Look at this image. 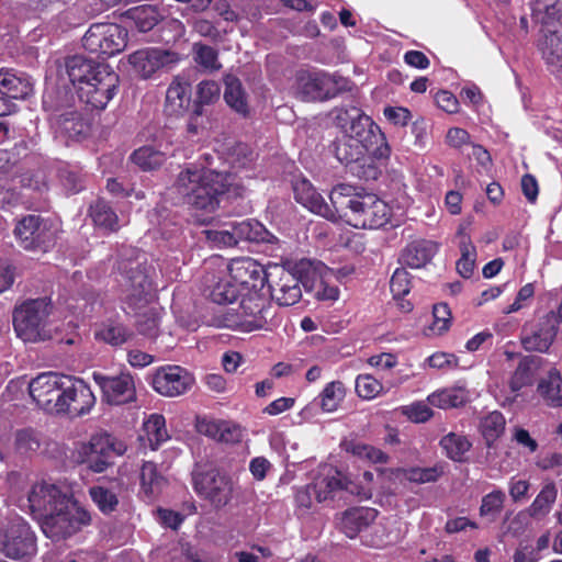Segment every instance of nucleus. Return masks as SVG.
Listing matches in <instances>:
<instances>
[{"mask_svg": "<svg viewBox=\"0 0 562 562\" xmlns=\"http://www.w3.org/2000/svg\"><path fill=\"white\" fill-rule=\"evenodd\" d=\"M26 507L37 519L45 537L53 542L72 539L92 524L88 508L74 496L65 484L40 481L31 486Z\"/></svg>", "mask_w": 562, "mask_h": 562, "instance_id": "1", "label": "nucleus"}, {"mask_svg": "<svg viewBox=\"0 0 562 562\" xmlns=\"http://www.w3.org/2000/svg\"><path fill=\"white\" fill-rule=\"evenodd\" d=\"M121 295L126 306L134 312L137 331L150 339L158 335L161 308L155 302L153 269L145 259L137 257L120 266Z\"/></svg>", "mask_w": 562, "mask_h": 562, "instance_id": "2", "label": "nucleus"}, {"mask_svg": "<svg viewBox=\"0 0 562 562\" xmlns=\"http://www.w3.org/2000/svg\"><path fill=\"white\" fill-rule=\"evenodd\" d=\"M337 124L345 134L336 147V156L342 164L358 162L370 155L376 159L387 158L390 147L379 125L358 108L340 110Z\"/></svg>", "mask_w": 562, "mask_h": 562, "instance_id": "3", "label": "nucleus"}, {"mask_svg": "<svg viewBox=\"0 0 562 562\" xmlns=\"http://www.w3.org/2000/svg\"><path fill=\"white\" fill-rule=\"evenodd\" d=\"M67 72L81 102L97 110H103L113 99L120 81L109 65L80 56L67 61Z\"/></svg>", "mask_w": 562, "mask_h": 562, "instance_id": "4", "label": "nucleus"}, {"mask_svg": "<svg viewBox=\"0 0 562 562\" xmlns=\"http://www.w3.org/2000/svg\"><path fill=\"white\" fill-rule=\"evenodd\" d=\"M329 200L337 211V221L344 220L356 228H379L390 220V207L383 200L372 193H356L349 184L334 187Z\"/></svg>", "mask_w": 562, "mask_h": 562, "instance_id": "5", "label": "nucleus"}, {"mask_svg": "<svg viewBox=\"0 0 562 562\" xmlns=\"http://www.w3.org/2000/svg\"><path fill=\"white\" fill-rule=\"evenodd\" d=\"M231 173L210 168H187L178 176L176 188L191 207L207 213L214 212L220 198L233 187Z\"/></svg>", "mask_w": 562, "mask_h": 562, "instance_id": "6", "label": "nucleus"}, {"mask_svg": "<svg viewBox=\"0 0 562 562\" xmlns=\"http://www.w3.org/2000/svg\"><path fill=\"white\" fill-rule=\"evenodd\" d=\"M237 307L227 308L212 321L216 327H225L243 333L267 329L276 311L262 290H254L239 295Z\"/></svg>", "mask_w": 562, "mask_h": 562, "instance_id": "7", "label": "nucleus"}, {"mask_svg": "<svg viewBox=\"0 0 562 562\" xmlns=\"http://www.w3.org/2000/svg\"><path fill=\"white\" fill-rule=\"evenodd\" d=\"M50 302L43 299L27 300L13 311V328L24 342H41L53 338L56 327L49 315Z\"/></svg>", "mask_w": 562, "mask_h": 562, "instance_id": "8", "label": "nucleus"}, {"mask_svg": "<svg viewBox=\"0 0 562 562\" xmlns=\"http://www.w3.org/2000/svg\"><path fill=\"white\" fill-rule=\"evenodd\" d=\"M192 482L196 494L216 509L225 507L233 498V480L207 459L195 462Z\"/></svg>", "mask_w": 562, "mask_h": 562, "instance_id": "9", "label": "nucleus"}, {"mask_svg": "<svg viewBox=\"0 0 562 562\" xmlns=\"http://www.w3.org/2000/svg\"><path fill=\"white\" fill-rule=\"evenodd\" d=\"M36 536L23 518H14L0 528V552L5 557L24 560L36 553Z\"/></svg>", "mask_w": 562, "mask_h": 562, "instance_id": "10", "label": "nucleus"}, {"mask_svg": "<svg viewBox=\"0 0 562 562\" xmlns=\"http://www.w3.org/2000/svg\"><path fill=\"white\" fill-rule=\"evenodd\" d=\"M127 45V31L116 23H94L82 37L85 49L97 55L113 56Z\"/></svg>", "mask_w": 562, "mask_h": 562, "instance_id": "11", "label": "nucleus"}, {"mask_svg": "<svg viewBox=\"0 0 562 562\" xmlns=\"http://www.w3.org/2000/svg\"><path fill=\"white\" fill-rule=\"evenodd\" d=\"M203 291L216 304H233L241 294L237 283L227 271L223 258L207 261V271L203 277Z\"/></svg>", "mask_w": 562, "mask_h": 562, "instance_id": "12", "label": "nucleus"}, {"mask_svg": "<svg viewBox=\"0 0 562 562\" xmlns=\"http://www.w3.org/2000/svg\"><path fill=\"white\" fill-rule=\"evenodd\" d=\"M14 235L22 248L30 251H47L57 237V228L40 215H27L20 220Z\"/></svg>", "mask_w": 562, "mask_h": 562, "instance_id": "13", "label": "nucleus"}, {"mask_svg": "<svg viewBox=\"0 0 562 562\" xmlns=\"http://www.w3.org/2000/svg\"><path fill=\"white\" fill-rule=\"evenodd\" d=\"M66 378L67 375L48 372L40 374L31 381L30 395L38 407L47 413L58 414Z\"/></svg>", "mask_w": 562, "mask_h": 562, "instance_id": "14", "label": "nucleus"}, {"mask_svg": "<svg viewBox=\"0 0 562 562\" xmlns=\"http://www.w3.org/2000/svg\"><path fill=\"white\" fill-rule=\"evenodd\" d=\"M179 61L177 53L157 47L142 48L128 56L133 71L143 79H149L159 70Z\"/></svg>", "mask_w": 562, "mask_h": 562, "instance_id": "15", "label": "nucleus"}, {"mask_svg": "<svg viewBox=\"0 0 562 562\" xmlns=\"http://www.w3.org/2000/svg\"><path fill=\"white\" fill-rule=\"evenodd\" d=\"M64 385L58 414L81 416L89 413L95 404V396L89 385L68 375Z\"/></svg>", "mask_w": 562, "mask_h": 562, "instance_id": "16", "label": "nucleus"}, {"mask_svg": "<svg viewBox=\"0 0 562 562\" xmlns=\"http://www.w3.org/2000/svg\"><path fill=\"white\" fill-rule=\"evenodd\" d=\"M194 384L193 375L180 366H164L153 374L154 390L167 397H175L187 393Z\"/></svg>", "mask_w": 562, "mask_h": 562, "instance_id": "17", "label": "nucleus"}, {"mask_svg": "<svg viewBox=\"0 0 562 562\" xmlns=\"http://www.w3.org/2000/svg\"><path fill=\"white\" fill-rule=\"evenodd\" d=\"M226 267L241 293L263 290L270 276L263 266L252 258H236L231 262L226 261Z\"/></svg>", "mask_w": 562, "mask_h": 562, "instance_id": "18", "label": "nucleus"}, {"mask_svg": "<svg viewBox=\"0 0 562 562\" xmlns=\"http://www.w3.org/2000/svg\"><path fill=\"white\" fill-rule=\"evenodd\" d=\"M12 450L20 456L37 454L42 457H55L64 454V447L49 440L33 429H20L14 432Z\"/></svg>", "mask_w": 562, "mask_h": 562, "instance_id": "19", "label": "nucleus"}, {"mask_svg": "<svg viewBox=\"0 0 562 562\" xmlns=\"http://www.w3.org/2000/svg\"><path fill=\"white\" fill-rule=\"evenodd\" d=\"M306 280L304 286L312 291L316 299L324 301H335L338 299L339 290L333 283L337 279L333 269L326 267L321 261L308 262L305 269Z\"/></svg>", "mask_w": 562, "mask_h": 562, "instance_id": "20", "label": "nucleus"}, {"mask_svg": "<svg viewBox=\"0 0 562 562\" xmlns=\"http://www.w3.org/2000/svg\"><path fill=\"white\" fill-rule=\"evenodd\" d=\"M93 380L102 390L104 400L111 405H122L136 398L134 380L130 373L116 376L93 373Z\"/></svg>", "mask_w": 562, "mask_h": 562, "instance_id": "21", "label": "nucleus"}, {"mask_svg": "<svg viewBox=\"0 0 562 562\" xmlns=\"http://www.w3.org/2000/svg\"><path fill=\"white\" fill-rule=\"evenodd\" d=\"M333 80L325 72L300 70L296 74L294 91L306 101L324 100L331 97Z\"/></svg>", "mask_w": 562, "mask_h": 562, "instance_id": "22", "label": "nucleus"}, {"mask_svg": "<svg viewBox=\"0 0 562 562\" xmlns=\"http://www.w3.org/2000/svg\"><path fill=\"white\" fill-rule=\"evenodd\" d=\"M293 191L295 200L312 213L333 222L337 221V211L334 205L327 204L307 179L295 180Z\"/></svg>", "mask_w": 562, "mask_h": 562, "instance_id": "23", "label": "nucleus"}, {"mask_svg": "<svg viewBox=\"0 0 562 562\" xmlns=\"http://www.w3.org/2000/svg\"><path fill=\"white\" fill-rule=\"evenodd\" d=\"M126 450L124 440L108 432H97L77 447L79 457H122Z\"/></svg>", "mask_w": 562, "mask_h": 562, "instance_id": "24", "label": "nucleus"}, {"mask_svg": "<svg viewBox=\"0 0 562 562\" xmlns=\"http://www.w3.org/2000/svg\"><path fill=\"white\" fill-rule=\"evenodd\" d=\"M542 58L549 70L557 77L562 76V24L544 26L539 44Z\"/></svg>", "mask_w": 562, "mask_h": 562, "instance_id": "25", "label": "nucleus"}, {"mask_svg": "<svg viewBox=\"0 0 562 562\" xmlns=\"http://www.w3.org/2000/svg\"><path fill=\"white\" fill-rule=\"evenodd\" d=\"M558 333V322L554 312H550L540 318L537 328L522 338L525 349L530 351H547L552 345Z\"/></svg>", "mask_w": 562, "mask_h": 562, "instance_id": "26", "label": "nucleus"}, {"mask_svg": "<svg viewBox=\"0 0 562 562\" xmlns=\"http://www.w3.org/2000/svg\"><path fill=\"white\" fill-rule=\"evenodd\" d=\"M169 438L165 417L160 414L149 415L143 423V432L138 436L137 453L154 452Z\"/></svg>", "mask_w": 562, "mask_h": 562, "instance_id": "27", "label": "nucleus"}, {"mask_svg": "<svg viewBox=\"0 0 562 562\" xmlns=\"http://www.w3.org/2000/svg\"><path fill=\"white\" fill-rule=\"evenodd\" d=\"M191 104V85L181 76L172 79L166 92L165 112L170 116H182Z\"/></svg>", "mask_w": 562, "mask_h": 562, "instance_id": "28", "label": "nucleus"}, {"mask_svg": "<svg viewBox=\"0 0 562 562\" xmlns=\"http://www.w3.org/2000/svg\"><path fill=\"white\" fill-rule=\"evenodd\" d=\"M0 93L11 101L25 100L33 93V82L24 72L0 69Z\"/></svg>", "mask_w": 562, "mask_h": 562, "instance_id": "29", "label": "nucleus"}, {"mask_svg": "<svg viewBox=\"0 0 562 562\" xmlns=\"http://www.w3.org/2000/svg\"><path fill=\"white\" fill-rule=\"evenodd\" d=\"M318 490H323L328 499H333L337 492L346 491L350 494L358 493V485L338 469L324 464L321 476L313 483Z\"/></svg>", "mask_w": 562, "mask_h": 562, "instance_id": "30", "label": "nucleus"}, {"mask_svg": "<svg viewBox=\"0 0 562 562\" xmlns=\"http://www.w3.org/2000/svg\"><path fill=\"white\" fill-rule=\"evenodd\" d=\"M279 280L270 283L271 297L279 305L291 306L297 303L302 296L299 279L284 269H277Z\"/></svg>", "mask_w": 562, "mask_h": 562, "instance_id": "31", "label": "nucleus"}, {"mask_svg": "<svg viewBox=\"0 0 562 562\" xmlns=\"http://www.w3.org/2000/svg\"><path fill=\"white\" fill-rule=\"evenodd\" d=\"M378 512L370 507H353L341 514L338 526L348 538H356L367 529L376 518Z\"/></svg>", "mask_w": 562, "mask_h": 562, "instance_id": "32", "label": "nucleus"}, {"mask_svg": "<svg viewBox=\"0 0 562 562\" xmlns=\"http://www.w3.org/2000/svg\"><path fill=\"white\" fill-rule=\"evenodd\" d=\"M196 429L200 434L220 442H236L241 437L240 427L226 420L199 419Z\"/></svg>", "mask_w": 562, "mask_h": 562, "instance_id": "33", "label": "nucleus"}, {"mask_svg": "<svg viewBox=\"0 0 562 562\" xmlns=\"http://www.w3.org/2000/svg\"><path fill=\"white\" fill-rule=\"evenodd\" d=\"M437 250L438 245L431 240H415L404 248L401 259L404 265L419 269L431 261Z\"/></svg>", "mask_w": 562, "mask_h": 562, "instance_id": "34", "label": "nucleus"}, {"mask_svg": "<svg viewBox=\"0 0 562 562\" xmlns=\"http://www.w3.org/2000/svg\"><path fill=\"white\" fill-rule=\"evenodd\" d=\"M237 237V241L248 240L254 243H274L277 237L271 234L261 223L255 220H244L231 223Z\"/></svg>", "mask_w": 562, "mask_h": 562, "instance_id": "35", "label": "nucleus"}, {"mask_svg": "<svg viewBox=\"0 0 562 562\" xmlns=\"http://www.w3.org/2000/svg\"><path fill=\"white\" fill-rule=\"evenodd\" d=\"M470 400L469 391L463 386H451L438 390L427 397V402L438 408H457Z\"/></svg>", "mask_w": 562, "mask_h": 562, "instance_id": "36", "label": "nucleus"}, {"mask_svg": "<svg viewBox=\"0 0 562 562\" xmlns=\"http://www.w3.org/2000/svg\"><path fill=\"white\" fill-rule=\"evenodd\" d=\"M542 359L537 356H527L520 359L517 369L510 379V389L514 392L532 384L535 376L541 368Z\"/></svg>", "mask_w": 562, "mask_h": 562, "instance_id": "37", "label": "nucleus"}, {"mask_svg": "<svg viewBox=\"0 0 562 562\" xmlns=\"http://www.w3.org/2000/svg\"><path fill=\"white\" fill-rule=\"evenodd\" d=\"M94 336L98 340L111 346H121L131 339L133 333L124 324L109 321L95 328Z\"/></svg>", "mask_w": 562, "mask_h": 562, "instance_id": "38", "label": "nucleus"}, {"mask_svg": "<svg viewBox=\"0 0 562 562\" xmlns=\"http://www.w3.org/2000/svg\"><path fill=\"white\" fill-rule=\"evenodd\" d=\"M532 11L543 26L562 24V0H533Z\"/></svg>", "mask_w": 562, "mask_h": 562, "instance_id": "39", "label": "nucleus"}, {"mask_svg": "<svg viewBox=\"0 0 562 562\" xmlns=\"http://www.w3.org/2000/svg\"><path fill=\"white\" fill-rule=\"evenodd\" d=\"M561 383V373L557 369H551L547 378L539 382L538 392L549 406H562Z\"/></svg>", "mask_w": 562, "mask_h": 562, "instance_id": "40", "label": "nucleus"}, {"mask_svg": "<svg viewBox=\"0 0 562 562\" xmlns=\"http://www.w3.org/2000/svg\"><path fill=\"white\" fill-rule=\"evenodd\" d=\"M224 99L228 106L241 115L248 114L246 93L238 78L233 75L225 77Z\"/></svg>", "mask_w": 562, "mask_h": 562, "instance_id": "41", "label": "nucleus"}, {"mask_svg": "<svg viewBox=\"0 0 562 562\" xmlns=\"http://www.w3.org/2000/svg\"><path fill=\"white\" fill-rule=\"evenodd\" d=\"M126 16L133 21L140 32H148L154 29L161 20V14L154 5H139L131 8Z\"/></svg>", "mask_w": 562, "mask_h": 562, "instance_id": "42", "label": "nucleus"}, {"mask_svg": "<svg viewBox=\"0 0 562 562\" xmlns=\"http://www.w3.org/2000/svg\"><path fill=\"white\" fill-rule=\"evenodd\" d=\"M58 131L69 138H79L87 134L88 125L75 111H68L55 121Z\"/></svg>", "mask_w": 562, "mask_h": 562, "instance_id": "43", "label": "nucleus"}, {"mask_svg": "<svg viewBox=\"0 0 562 562\" xmlns=\"http://www.w3.org/2000/svg\"><path fill=\"white\" fill-rule=\"evenodd\" d=\"M557 495L558 491L554 484H546L532 504L528 507V514L536 519L544 517L551 510V507L557 499Z\"/></svg>", "mask_w": 562, "mask_h": 562, "instance_id": "44", "label": "nucleus"}, {"mask_svg": "<svg viewBox=\"0 0 562 562\" xmlns=\"http://www.w3.org/2000/svg\"><path fill=\"white\" fill-rule=\"evenodd\" d=\"M346 396L344 383L340 381H331L325 385L319 393V405L324 412L333 413L337 411L340 403Z\"/></svg>", "mask_w": 562, "mask_h": 562, "instance_id": "45", "label": "nucleus"}, {"mask_svg": "<svg viewBox=\"0 0 562 562\" xmlns=\"http://www.w3.org/2000/svg\"><path fill=\"white\" fill-rule=\"evenodd\" d=\"M460 252L461 257L457 261V271L462 278L468 279L473 274L475 268L476 249L465 235L461 236Z\"/></svg>", "mask_w": 562, "mask_h": 562, "instance_id": "46", "label": "nucleus"}, {"mask_svg": "<svg viewBox=\"0 0 562 562\" xmlns=\"http://www.w3.org/2000/svg\"><path fill=\"white\" fill-rule=\"evenodd\" d=\"M89 495L102 514L110 515L116 510L119 505L117 495L108 487L92 486L89 488Z\"/></svg>", "mask_w": 562, "mask_h": 562, "instance_id": "47", "label": "nucleus"}, {"mask_svg": "<svg viewBox=\"0 0 562 562\" xmlns=\"http://www.w3.org/2000/svg\"><path fill=\"white\" fill-rule=\"evenodd\" d=\"M166 156L153 146H143L133 153L132 160L143 170H153L165 161Z\"/></svg>", "mask_w": 562, "mask_h": 562, "instance_id": "48", "label": "nucleus"}, {"mask_svg": "<svg viewBox=\"0 0 562 562\" xmlns=\"http://www.w3.org/2000/svg\"><path fill=\"white\" fill-rule=\"evenodd\" d=\"M165 479L153 461H145L140 470V483L143 491L151 496L162 486Z\"/></svg>", "mask_w": 562, "mask_h": 562, "instance_id": "49", "label": "nucleus"}, {"mask_svg": "<svg viewBox=\"0 0 562 562\" xmlns=\"http://www.w3.org/2000/svg\"><path fill=\"white\" fill-rule=\"evenodd\" d=\"M506 420L502 413L491 412L481 420V431L488 445L496 440L505 430Z\"/></svg>", "mask_w": 562, "mask_h": 562, "instance_id": "50", "label": "nucleus"}, {"mask_svg": "<svg viewBox=\"0 0 562 562\" xmlns=\"http://www.w3.org/2000/svg\"><path fill=\"white\" fill-rule=\"evenodd\" d=\"M90 215L98 227L106 231L117 228V216L104 201H97L91 205Z\"/></svg>", "mask_w": 562, "mask_h": 562, "instance_id": "51", "label": "nucleus"}, {"mask_svg": "<svg viewBox=\"0 0 562 562\" xmlns=\"http://www.w3.org/2000/svg\"><path fill=\"white\" fill-rule=\"evenodd\" d=\"M440 447L448 457H459L470 450L472 442L462 434L449 432L441 438Z\"/></svg>", "mask_w": 562, "mask_h": 562, "instance_id": "52", "label": "nucleus"}, {"mask_svg": "<svg viewBox=\"0 0 562 562\" xmlns=\"http://www.w3.org/2000/svg\"><path fill=\"white\" fill-rule=\"evenodd\" d=\"M192 52L195 63L205 70L215 71L222 67L215 48L202 43H195Z\"/></svg>", "mask_w": 562, "mask_h": 562, "instance_id": "53", "label": "nucleus"}, {"mask_svg": "<svg viewBox=\"0 0 562 562\" xmlns=\"http://www.w3.org/2000/svg\"><path fill=\"white\" fill-rule=\"evenodd\" d=\"M314 501L317 503L326 502L327 496L323 490H318L314 484L299 488L295 494V502L301 514H306L312 509Z\"/></svg>", "mask_w": 562, "mask_h": 562, "instance_id": "54", "label": "nucleus"}, {"mask_svg": "<svg viewBox=\"0 0 562 562\" xmlns=\"http://www.w3.org/2000/svg\"><path fill=\"white\" fill-rule=\"evenodd\" d=\"M434 322L425 333L428 336H439L446 333L451 323V313L447 304L440 303L434 306Z\"/></svg>", "mask_w": 562, "mask_h": 562, "instance_id": "55", "label": "nucleus"}, {"mask_svg": "<svg viewBox=\"0 0 562 562\" xmlns=\"http://www.w3.org/2000/svg\"><path fill=\"white\" fill-rule=\"evenodd\" d=\"M383 391L382 383L371 374H360L356 379V392L363 400H373Z\"/></svg>", "mask_w": 562, "mask_h": 562, "instance_id": "56", "label": "nucleus"}, {"mask_svg": "<svg viewBox=\"0 0 562 562\" xmlns=\"http://www.w3.org/2000/svg\"><path fill=\"white\" fill-rule=\"evenodd\" d=\"M442 473L443 468L441 465H435L431 468H411L404 470V476L406 480L419 484L435 482L442 475Z\"/></svg>", "mask_w": 562, "mask_h": 562, "instance_id": "57", "label": "nucleus"}, {"mask_svg": "<svg viewBox=\"0 0 562 562\" xmlns=\"http://www.w3.org/2000/svg\"><path fill=\"white\" fill-rule=\"evenodd\" d=\"M390 289L395 300L408 294L411 291L409 273L405 269H396L391 278Z\"/></svg>", "mask_w": 562, "mask_h": 562, "instance_id": "58", "label": "nucleus"}, {"mask_svg": "<svg viewBox=\"0 0 562 562\" xmlns=\"http://www.w3.org/2000/svg\"><path fill=\"white\" fill-rule=\"evenodd\" d=\"M193 29L201 36L210 37L212 40H220L222 38L223 34L232 31L229 27L222 26L221 22L214 24L205 19L196 20L193 24Z\"/></svg>", "mask_w": 562, "mask_h": 562, "instance_id": "59", "label": "nucleus"}, {"mask_svg": "<svg viewBox=\"0 0 562 562\" xmlns=\"http://www.w3.org/2000/svg\"><path fill=\"white\" fill-rule=\"evenodd\" d=\"M220 93V86L215 81H201L196 87L198 103L201 105L214 103L218 100Z\"/></svg>", "mask_w": 562, "mask_h": 562, "instance_id": "60", "label": "nucleus"}, {"mask_svg": "<svg viewBox=\"0 0 562 562\" xmlns=\"http://www.w3.org/2000/svg\"><path fill=\"white\" fill-rule=\"evenodd\" d=\"M446 143L462 153H465L472 144L470 134L461 127L449 128L446 135Z\"/></svg>", "mask_w": 562, "mask_h": 562, "instance_id": "61", "label": "nucleus"}, {"mask_svg": "<svg viewBox=\"0 0 562 562\" xmlns=\"http://www.w3.org/2000/svg\"><path fill=\"white\" fill-rule=\"evenodd\" d=\"M229 228L206 231V238L217 247H232L238 244L235 229Z\"/></svg>", "mask_w": 562, "mask_h": 562, "instance_id": "62", "label": "nucleus"}, {"mask_svg": "<svg viewBox=\"0 0 562 562\" xmlns=\"http://www.w3.org/2000/svg\"><path fill=\"white\" fill-rule=\"evenodd\" d=\"M505 494L502 491L497 490L488 493L482 499L480 514L482 516H488L499 513L503 508Z\"/></svg>", "mask_w": 562, "mask_h": 562, "instance_id": "63", "label": "nucleus"}, {"mask_svg": "<svg viewBox=\"0 0 562 562\" xmlns=\"http://www.w3.org/2000/svg\"><path fill=\"white\" fill-rule=\"evenodd\" d=\"M429 403L416 402L403 407V414L414 423H425L432 416Z\"/></svg>", "mask_w": 562, "mask_h": 562, "instance_id": "64", "label": "nucleus"}]
</instances>
